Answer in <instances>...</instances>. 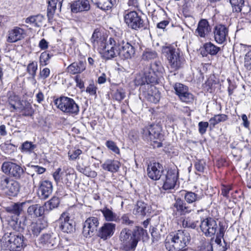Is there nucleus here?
<instances>
[{
  "label": "nucleus",
  "instance_id": "nucleus-1",
  "mask_svg": "<svg viewBox=\"0 0 251 251\" xmlns=\"http://www.w3.org/2000/svg\"><path fill=\"white\" fill-rule=\"evenodd\" d=\"M91 42L94 47H97L101 56L105 59H110L118 55L121 43L112 38L105 40L101 33L95 29L91 39Z\"/></svg>",
  "mask_w": 251,
  "mask_h": 251
},
{
  "label": "nucleus",
  "instance_id": "nucleus-2",
  "mask_svg": "<svg viewBox=\"0 0 251 251\" xmlns=\"http://www.w3.org/2000/svg\"><path fill=\"white\" fill-rule=\"evenodd\" d=\"M144 231L140 227L133 231L127 228H123L119 236L121 249L124 251H134L140 239V234H144Z\"/></svg>",
  "mask_w": 251,
  "mask_h": 251
},
{
  "label": "nucleus",
  "instance_id": "nucleus-3",
  "mask_svg": "<svg viewBox=\"0 0 251 251\" xmlns=\"http://www.w3.org/2000/svg\"><path fill=\"white\" fill-rule=\"evenodd\" d=\"M191 239L189 233L185 230H178L170 234L165 242V246L169 251H186V247Z\"/></svg>",
  "mask_w": 251,
  "mask_h": 251
},
{
  "label": "nucleus",
  "instance_id": "nucleus-4",
  "mask_svg": "<svg viewBox=\"0 0 251 251\" xmlns=\"http://www.w3.org/2000/svg\"><path fill=\"white\" fill-rule=\"evenodd\" d=\"M200 228L202 232L206 237H212L216 235L215 242L218 245L221 243V239L223 238L226 228L223 224L217 221L212 218H206L201 220Z\"/></svg>",
  "mask_w": 251,
  "mask_h": 251
},
{
  "label": "nucleus",
  "instance_id": "nucleus-5",
  "mask_svg": "<svg viewBox=\"0 0 251 251\" xmlns=\"http://www.w3.org/2000/svg\"><path fill=\"white\" fill-rule=\"evenodd\" d=\"M24 236L16 232L5 233L0 240V245L4 250L10 251H22Z\"/></svg>",
  "mask_w": 251,
  "mask_h": 251
},
{
  "label": "nucleus",
  "instance_id": "nucleus-6",
  "mask_svg": "<svg viewBox=\"0 0 251 251\" xmlns=\"http://www.w3.org/2000/svg\"><path fill=\"white\" fill-rule=\"evenodd\" d=\"M161 130V127L157 124L149 125L143 128L142 137L145 140L150 142L154 148H159L162 146Z\"/></svg>",
  "mask_w": 251,
  "mask_h": 251
},
{
  "label": "nucleus",
  "instance_id": "nucleus-7",
  "mask_svg": "<svg viewBox=\"0 0 251 251\" xmlns=\"http://www.w3.org/2000/svg\"><path fill=\"white\" fill-rule=\"evenodd\" d=\"M1 171L5 175L14 177L16 179L27 182L29 175L19 164L11 161H4L1 167Z\"/></svg>",
  "mask_w": 251,
  "mask_h": 251
},
{
  "label": "nucleus",
  "instance_id": "nucleus-8",
  "mask_svg": "<svg viewBox=\"0 0 251 251\" xmlns=\"http://www.w3.org/2000/svg\"><path fill=\"white\" fill-rule=\"evenodd\" d=\"M54 104L63 112L72 115H76L79 111L78 104L72 98L60 97L54 101Z\"/></svg>",
  "mask_w": 251,
  "mask_h": 251
},
{
  "label": "nucleus",
  "instance_id": "nucleus-9",
  "mask_svg": "<svg viewBox=\"0 0 251 251\" xmlns=\"http://www.w3.org/2000/svg\"><path fill=\"white\" fill-rule=\"evenodd\" d=\"M162 51L167 57L170 68L176 71L182 66L183 59L180 56L179 50L171 47H163Z\"/></svg>",
  "mask_w": 251,
  "mask_h": 251
},
{
  "label": "nucleus",
  "instance_id": "nucleus-10",
  "mask_svg": "<svg viewBox=\"0 0 251 251\" xmlns=\"http://www.w3.org/2000/svg\"><path fill=\"white\" fill-rule=\"evenodd\" d=\"M0 187L8 195L12 196L17 195L20 190L17 181L4 176L0 177Z\"/></svg>",
  "mask_w": 251,
  "mask_h": 251
},
{
  "label": "nucleus",
  "instance_id": "nucleus-11",
  "mask_svg": "<svg viewBox=\"0 0 251 251\" xmlns=\"http://www.w3.org/2000/svg\"><path fill=\"white\" fill-rule=\"evenodd\" d=\"M124 21L128 27L138 30L144 27V20L141 18L140 15L135 11L128 12L124 15Z\"/></svg>",
  "mask_w": 251,
  "mask_h": 251
},
{
  "label": "nucleus",
  "instance_id": "nucleus-12",
  "mask_svg": "<svg viewBox=\"0 0 251 251\" xmlns=\"http://www.w3.org/2000/svg\"><path fill=\"white\" fill-rule=\"evenodd\" d=\"M178 177V171L176 169H170L163 175L161 179L163 182V188L164 190L173 189L176 184Z\"/></svg>",
  "mask_w": 251,
  "mask_h": 251
},
{
  "label": "nucleus",
  "instance_id": "nucleus-13",
  "mask_svg": "<svg viewBox=\"0 0 251 251\" xmlns=\"http://www.w3.org/2000/svg\"><path fill=\"white\" fill-rule=\"evenodd\" d=\"M99 225L98 218L95 217L88 218L83 223L82 234L86 238L93 236Z\"/></svg>",
  "mask_w": 251,
  "mask_h": 251
},
{
  "label": "nucleus",
  "instance_id": "nucleus-14",
  "mask_svg": "<svg viewBox=\"0 0 251 251\" xmlns=\"http://www.w3.org/2000/svg\"><path fill=\"white\" fill-rule=\"evenodd\" d=\"M59 228L64 232L71 233L75 230V224L73 219L67 212H63L57 221Z\"/></svg>",
  "mask_w": 251,
  "mask_h": 251
},
{
  "label": "nucleus",
  "instance_id": "nucleus-15",
  "mask_svg": "<svg viewBox=\"0 0 251 251\" xmlns=\"http://www.w3.org/2000/svg\"><path fill=\"white\" fill-rule=\"evenodd\" d=\"M116 227V224L113 223H104L98 229L97 235L103 240H106L113 235Z\"/></svg>",
  "mask_w": 251,
  "mask_h": 251
},
{
  "label": "nucleus",
  "instance_id": "nucleus-16",
  "mask_svg": "<svg viewBox=\"0 0 251 251\" xmlns=\"http://www.w3.org/2000/svg\"><path fill=\"white\" fill-rule=\"evenodd\" d=\"M174 89L182 101L188 103L193 100V95L189 92L187 86L180 83H176L174 85Z\"/></svg>",
  "mask_w": 251,
  "mask_h": 251
},
{
  "label": "nucleus",
  "instance_id": "nucleus-17",
  "mask_svg": "<svg viewBox=\"0 0 251 251\" xmlns=\"http://www.w3.org/2000/svg\"><path fill=\"white\" fill-rule=\"evenodd\" d=\"M164 172L162 165L158 162H151L147 168V175L149 177L153 180L161 179Z\"/></svg>",
  "mask_w": 251,
  "mask_h": 251
},
{
  "label": "nucleus",
  "instance_id": "nucleus-18",
  "mask_svg": "<svg viewBox=\"0 0 251 251\" xmlns=\"http://www.w3.org/2000/svg\"><path fill=\"white\" fill-rule=\"evenodd\" d=\"M120 43L118 55L124 59H130L133 56L135 53L134 47L128 42L122 41Z\"/></svg>",
  "mask_w": 251,
  "mask_h": 251
},
{
  "label": "nucleus",
  "instance_id": "nucleus-19",
  "mask_svg": "<svg viewBox=\"0 0 251 251\" xmlns=\"http://www.w3.org/2000/svg\"><path fill=\"white\" fill-rule=\"evenodd\" d=\"M58 240V235L52 232L44 234L40 238V242L47 248H51L56 245Z\"/></svg>",
  "mask_w": 251,
  "mask_h": 251
},
{
  "label": "nucleus",
  "instance_id": "nucleus-20",
  "mask_svg": "<svg viewBox=\"0 0 251 251\" xmlns=\"http://www.w3.org/2000/svg\"><path fill=\"white\" fill-rule=\"evenodd\" d=\"M228 29L224 25H216L214 29V36L215 41L218 44H222L226 40L228 35Z\"/></svg>",
  "mask_w": 251,
  "mask_h": 251
},
{
  "label": "nucleus",
  "instance_id": "nucleus-21",
  "mask_svg": "<svg viewBox=\"0 0 251 251\" xmlns=\"http://www.w3.org/2000/svg\"><path fill=\"white\" fill-rule=\"evenodd\" d=\"M70 7L72 12L77 13L89 10L90 4L88 0H77L71 3Z\"/></svg>",
  "mask_w": 251,
  "mask_h": 251
},
{
  "label": "nucleus",
  "instance_id": "nucleus-22",
  "mask_svg": "<svg viewBox=\"0 0 251 251\" xmlns=\"http://www.w3.org/2000/svg\"><path fill=\"white\" fill-rule=\"evenodd\" d=\"M24 29L19 27H15L8 31L6 41L9 43H15L24 37Z\"/></svg>",
  "mask_w": 251,
  "mask_h": 251
},
{
  "label": "nucleus",
  "instance_id": "nucleus-23",
  "mask_svg": "<svg viewBox=\"0 0 251 251\" xmlns=\"http://www.w3.org/2000/svg\"><path fill=\"white\" fill-rule=\"evenodd\" d=\"M211 27L208 22L205 19H202L199 22L195 34L201 38H206L211 31Z\"/></svg>",
  "mask_w": 251,
  "mask_h": 251
},
{
  "label": "nucleus",
  "instance_id": "nucleus-24",
  "mask_svg": "<svg viewBox=\"0 0 251 251\" xmlns=\"http://www.w3.org/2000/svg\"><path fill=\"white\" fill-rule=\"evenodd\" d=\"M52 190V183L49 180L43 181L39 188V196L41 199H46L51 194Z\"/></svg>",
  "mask_w": 251,
  "mask_h": 251
},
{
  "label": "nucleus",
  "instance_id": "nucleus-25",
  "mask_svg": "<svg viewBox=\"0 0 251 251\" xmlns=\"http://www.w3.org/2000/svg\"><path fill=\"white\" fill-rule=\"evenodd\" d=\"M48 226L47 223L42 219H38L31 223L29 226V231L34 236H37L41 231Z\"/></svg>",
  "mask_w": 251,
  "mask_h": 251
},
{
  "label": "nucleus",
  "instance_id": "nucleus-26",
  "mask_svg": "<svg viewBox=\"0 0 251 251\" xmlns=\"http://www.w3.org/2000/svg\"><path fill=\"white\" fill-rule=\"evenodd\" d=\"M174 207L181 215L190 213L194 210V207H191L188 205L180 198L176 199L175 202L174 203Z\"/></svg>",
  "mask_w": 251,
  "mask_h": 251
},
{
  "label": "nucleus",
  "instance_id": "nucleus-27",
  "mask_svg": "<svg viewBox=\"0 0 251 251\" xmlns=\"http://www.w3.org/2000/svg\"><path fill=\"white\" fill-rule=\"evenodd\" d=\"M232 8V11L236 13L239 16L240 14L241 18L246 16L247 12L244 10V0H228Z\"/></svg>",
  "mask_w": 251,
  "mask_h": 251
},
{
  "label": "nucleus",
  "instance_id": "nucleus-28",
  "mask_svg": "<svg viewBox=\"0 0 251 251\" xmlns=\"http://www.w3.org/2000/svg\"><path fill=\"white\" fill-rule=\"evenodd\" d=\"M64 0H50L48 1L47 16L49 20L52 19L55 10L58 7L60 11Z\"/></svg>",
  "mask_w": 251,
  "mask_h": 251
},
{
  "label": "nucleus",
  "instance_id": "nucleus-29",
  "mask_svg": "<svg viewBox=\"0 0 251 251\" xmlns=\"http://www.w3.org/2000/svg\"><path fill=\"white\" fill-rule=\"evenodd\" d=\"M136 85H144L147 84L149 85L150 83H156L155 75L150 76L148 73H145L143 75H137L135 79Z\"/></svg>",
  "mask_w": 251,
  "mask_h": 251
},
{
  "label": "nucleus",
  "instance_id": "nucleus-30",
  "mask_svg": "<svg viewBox=\"0 0 251 251\" xmlns=\"http://www.w3.org/2000/svg\"><path fill=\"white\" fill-rule=\"evenodd\" d=\"M45 212V208L39 204H34L28 206L27 213L31 217H39L43 216Z\"/></svg>",
  "mask_w": 251,
  "mask_h": 251
},
{
  "label": "nucleus",
  "instance_id": "nucleus-31",
  "mask_svg": "<svg viewBox=\"0 0 251 251\" xmlns=\"http://www.w3.org/2000/svg\"><path fill=\"white\" fill-rule=\"evenodd\" d=\"M121 164L119 161L112 159H107L101 165L102 169L111 173L118 171Z\"/></svg>",
  "mask_w": 251,
  "mask_h": 251
},
{
  "label": "nucleus",
  "instance_id": "nucleus-32",
  "mask_svg": "<svg viewBox=\"0 0 251 251\" xmlns=\"http://www.w3.org/2000/svg\"><path fill=\"white\" fill-rule=\"evenodd\" d=\"M150 206L146 203L138 201L133 209V213L138 216H145L147 213H150Z\"/></svg>",
  "mask_w": 251,
  "mask_h": 251
},
{
  "label": "nucleus",
  "instance_id": "nucleus-33",
  "mask_svg": "<svg viewBox=\"0 0 251 251\" xmlns=\"http://www.w3.org/2000/svg\"><path fill=\"white\" fill-rule=\"evenodd\" d=\"M104 220L108 222H119L120 219L117 215L111 209L105 207L100 209Z\"/></svg>",
  "mask_w": 251,
  "mask_h": 251
},
{
  "label": "nucleus",
  "instance_id": "nucleus-34",
  "mask_svg": "<svg viewBox=\"0 0 251 251\" xmlns=\"http://www.w3.org/2000/svg\"><path fill=\"white\" fill-rule=\"evenodd\" d=\"M163 67L159 62H154L150 65L149 71L148 73L150 76L155 75L156 82H157L158 78L161 75Z\"/></svg>",
  "mask_w": 251,
  "mask_h": 251
},
{
  "label": "nucleus",
  "instance_id": "nucleus-35",
  "mask_svg": "<svg viewBox=\"0 0 251 251\" xmlns=\"http://www.w3.org/2000/svg\"><path fill=\"white\" fill-rule=\"evenodd\" d=\"M85 63L82 61L74 62L70 65L68 68V72L73 75L80 74L85 70Z\"/></svg>",
  "mask_w": 251,
  "mask_h": 251
},
{
  "label": "nucleus",
  "instance_id": "nucleus-36",
  "mask_svg": "<svg viewBox=\"0 0 251 251\" xmlns=\"http://www.w3.org/2000/svg\"><path fill=\"white\" fill-rule=\"evenodd\" d=\"M148 88L150 89L147 96L148 100L151 102L156 103L160 99V92L154 86L151 85H148Z\"/></svg>",
  "mask_w": 251,
  "mask_h": 251
},
{
  "label": "nucleus",
  "instance_id": "nucleus-37",
  "mask_svg": "<svg viewBox=\"0 0 251 251\" xmlns=\"http://www.w3.org/2000/svg\"><path fill=\"white\" fill-rule=\"evenodd\" d=\"M97 7L102 10H110L116 3V0H95L94 2Z\"/></svg>",
  "mask_w": 251,
  "mask_h": 251
},
{
  "label": "nucleus",
  "instance_id": "nucleus-38",
  "mask_svg": "<svg viewBox=\"0 0 251 251\" xmlns=\"http://www.w3.org/2000/svg\"><path fill=\"white\" fill-rule=\"evenodd\" d=\"M45 20L44 17L41 14L31 16L25 20L26 24H29L34 27H40Z\"/></svg>",
  "mask_w": 251,
  "mask_h": 251
},
{
  "label": "nucleus",
  "instance_id": "nucleus-39",
  "mask_svg": "<svg viewBox=\"0 0 251 251\" xmlns=\"http://www.w3.org/2000/svg\"><path fill=\"white\" fill-rule=\"evenodd\" d=\"M30 203V201H26L23 202L15 203L7 208V211L19 216L21 212L23 210V208L27 203Z\"/></svg>",
  "mask_w": 251,
  "mask_h": 251
},
{
  "label": "nucleus",
  "instance_id": "nucleus-40",
  "mask_svg": "<svg viewBox=\"0 0 251 251\" xmlns=\"http://www.w3.org/2000/svg\"><path fill=\"white\" fill-rule=\"evenodd\" d=\"M203 48L205 52L211 55H215L220 50V48L216 46L211 42L204 44Z\"/></svg>",
  "mask_w": 251,
  "mask_h": 251
},
{
  "label": "nucleus",
  "instance_id": "nucleus-41",
  "mask_svg": "<svg viewBox=\"0 0 251 251\" xmlns=\"http://www.w3.org/2000/svg\"><path fill=\"white\" fill-rule=\"evenodd\" d=\"M37 148V146L32 142L26 141L21 146V151L23 152L31 153Z\"/></svg>",
  "mask_w": 251,
  "mask_h": 251
},
{
  "label": "nucleus",
  "instance_id": "nucleus-42",
  "mask_svg": "<svg viewBox=\"0 0 251 251\" xmlns=\"http://www.w3.org/2000/svg\"><path fill=\"white\" fill-rule=\"evenodd\" d=\"M184 199L188 203H192L201 199V197L192 192H186Z\"/></svg>",
  "mask_w": 251,
  "mask_h": 251
},
{
  "label": "nucleus",
  "instance_id": "nucleus-43",
  "mask_svg": "<svg viewBox=\"0 0 251 251\" xmlns=\"http://www.w3.org/2000/svg\"><path fill=\"white\" fill-rule=\"evenodd\" d=\"M227 119V116L225 114H218L215 115L209 120L210 125L214 126L222 122H225Z\"/></svg>",
  "mask_w": 251,
  "mask_h": 251
},
{
  "label": "nucleus",
  "instance_id": "nucleus-44",
  "mask_svg": "<svg viewBox=\"0 0 251 251\" xmlns=\"http://www.w3.org/2000/svg\"><path fill=\"white\" fill-rule=\"evenodd\" d=\"M198 251H213V247L211 243L206 241L205 238H203L200 242V245L198 247Z\"/></svg>",
  "mask_w": 251,
  "mask_h": 251
},
{
  "label": "nucleus",
  "instance_id": "nucleus-45",
  "mask_svg": "<svg viewBox=\"0 0 251 251\" xmlns=\"http://www.w3.org/2000/svg\"><path fill=\"white\" fill-rule=\"evenodd\" d=\"M60 203V200L58 197H53L50 201L45 203V207L50 210L57 208Z\"/></svg>",
  "mask_w": 251,
  "mask_h": 251
},
{
  "label": "nucleus",
  "instance_id": "nucleus-46",
  "mask_svg": "<svg viewBox=\"0 0 251 251\" xmlns=\"http://www.w3.org/2000/svg\"><path fill=\"white\" fill-rule=\"evenodd\" d=\"M249 51L244 57V67L247 71L251 73V46H248Z\"/></svg>",
  "mask_w": 251,
  "mask_h": 251
},
{
  "label": "nucleus",
  "instance_id": "nucleus-47",
  "mask_svg": "<svg viewBox=\"0 0 251 251\" xmlns=\"http://www.w3.org/2000/svg\"><path fill=\"white\" fill-rule=\"evenodd\" d=\"M125 96V92L122 88L117 89L113 94V98L118 101L123 100Z\"/></svg>",
  "mask_w": 251,
  "mask_h": 251
},
{
  "label": "nucleus",
  "instance_id": "nucleus-48",
  "mask_svg": "<svg viewBox=\"0 0 251 251\" xmlns=\"http://www.w3.org/2000/svg\"><path fill=\"white\" fill-rule=\"evenodd\" d=\"M37 70V63L36 62L33 61L27 66V71L33 77L35 76Z\"/></svg>",
  "mask_w": 251,
  "mask_h": 251
},
{
  "label": "nucleus",
  "instance_id": "nucleus-49",
  "mask_svg": "<svg viewBox=\"0 0 251 251\" xmlns=\"http://www.w3.org/2000/svg\"><path fill=\"white\" fill-rule=\"evenodd\" d=\"M198 223V221H194L190 219L187 218L183 221L182 226L184 227L195 229L197 226Z\"/></svg>",
  "mask_w": 251,
  "mask_h": 251
},
{
  "label": "nucleus",
  "instance_id": "nucleus-50",
  "mask_svg": "<svg viewBox=\"0 0 251 251\" xmlns=\"http://www.w3.org/2000/svg\"><path fill=\"white\" fill-rule=\"evenodd\" d=\"M74 172V170L71 169L68 173H66L65 176L66 177L64 179L63 178L62 182L65 183L68 186L71 184L72 183L71 181L73 180L74 176H75Z\"/></svg>",
  "mask_w": 251,
  "mask_h": 251
},
{
  "label": "nucleus",
  "instance_id": "nucleus-51",
  "mask_svg": "<svg viewBox=\"0 0 251 251\" xmlns=\"http://www.w3.org/2000/svg\"><path fill=\"white\" fill-rule=\"evenodd\" d=\"M157 53L154 50H148L145 51L143 54V59L145 60H151L157 57Z\"/></svg>",
  "mask_w": 251,
  "mask_h": 251
},
{
  "label": "nucleus",
  "instance_id": "nucleus-52",
  "mask_svg": "<svg viewBox=\"0 0 251 251\" xmlns=\"http://www.w3.org/2000/svg\"><path fill=\"white\" fill-rule=\"evenodd\" d=\"M105 145L108 149L112 151L114 153L118 154L120 153V150L119 148L113 141L111 140L107 141L105 143Z\"/></svg>",
  "mask_w": 251,
  "mask_h": 251
},
{
  "label": "nucleus",
  "instance_id": "nucleus-53",
  "mask_svg": "<svg viewBox=\"0 0 251 251\" xmlns=\"http://www.w3.org/2000/svg\"><path fill=\"white\" fill-rule=\"evenodd\" d=\"M63 173L61 172V168H59L56 170L53 173L52 176L53 177L56 182V184H58L63 180L62 176Z\"/></svg>",
  "mask_w": 251,
  "mask_h": 251
},
{
  "label": "nucleus",
  "instance_id": "nucleus-54",
  "mask_svg": "<svg viewBox=\"0 0 251 251\" xmlns=\"http://www.w3.org/2000/svg\"><path fill=\"white\" fill-rule=\"evenodd\" d=\"M205 161L203 160H199L195 162V168L197 171L203 173L205 168Z\"/></svg>",
  "mask_w": 251,
  "mask_h": 251
},
{
  "label": "nucleus",
  "instance_id": "nucleus-55",
  "mask_svg": "<svg viewBox=\"0 0 251 251\" xmlns=\"http://www.w3.org/2000/svg\"><path fill=\"white\" fill-rule=\"evenodd\" d=\"M82 153L81 150L77 149L74 151H70L68 152V156L70 159L75 160L76 159L78 156Z\"/></svg>",
  "mask_w": 251,
  "mask_h": 251
},
{
  "label": "nucleus",
  "instance_id": "nucleus-56",
  "mask_svg": "<svg viewBox=\"0 0 251 251\" xmlns=\"http://www.w3.org/2000/svg\"><path fill=\"white\" fill-rule=\"evenodd\" d=\"M209 124L206 122H200L198 124L199 131L200 133L203 134L205 133Z\"/></svg>",
  "mask_w": 251,
  "mask_h": 251
},
{
  "label": "nucleus",
  "instance_id": "nucleus-57",
  "mask_svg": "<svg viewBox=\"0 0 251 251\" xmlns=\"http://www.w3.org/2000/svg\"><path fill=\"white\" fill-rule=\"evenodd\" d=\"M50 59L49 58V53L45 51L41 54L40 57V63L43 65H46L47 64V62Z\"/></svg>",
  "mask_w": 251,
  "mask_h": 251
},
{
  "label": "nucleus",
  "instance_id": "nucleus-58",
  "mask_svg": "<svg viewBox=\"0 0 251 251\" xmlns=\"http://www.w3.org/2000/svg\"><path fill=\"white\" fill-rule=\"evenodd\" d=\"M76 168L78 171L80 173L83 174L84 175L86 176H88V174L90 171V169L88 167L85 166H82L80 164H78Z\"/></svg>",
  "mask_w": 251,
  "mask_h": 251
},
{
  "label": "nucleus",
  "instance_id": "nucleus-59",
  "mask_svg": "<svg viewBox=\"0 0 251 251\" xmlns=\"http://www.w3.org/2000/svg\"><path fill=\"white\" fill-rule=\"evenodd\" d=\"M86 91L90 95L95 96L96 95L97 87L93 84H90L87 87Z\"/></svg>",
  "mask_w": 251,
  "mask_h": 251
},
{
  "label": "nucleus",
  "instance_id": "nucleus-60",
  "mask_svg": "<svg viewBox=\"0 0 251 251\" xmlns=\"http://www.w3.org/2000/svg\"><path fill=\"white\" fill-rule=\"evenodd\" d=\"M50 74V70L48 68H45L42 70L40 71V76L41 78L43 79H46Z\"/></svg>",
  "mask_w": 251,
  "mask_h": 251
},
{
  "label": "nucleus",
  "instance_id": "nucleus-61",
  "mask_svg": "<svg viewBox=\"0 0 251 251\" xmlns=\"http://www.w3.org/2000/svg\"><path fill=\"white\" fill-rule=\"evenodd\" d=\"M121 220L122 221V224L126 225H132L133 224V221L130 220L128 216L126 214L122 216Z\"/></svg>",
  "mask_w": 251,
  "mask_h": 251
},
{
  "label": "nucleus",
  "instance_id": "nucleus-62",
  "mask_svg": "<svg viewBox=\"0 0 251 251\" xmlns=\"http://www.w3.org/2000/svg\"><path fill=\"white\" fill-rule=\"evenodd\" d=\"M38 46L41 50H46L48 48L49 43L45 39H42L39 42Z\"/></svg>",
  "mask_w": 251,
  "mask_h": 251
},
{
  "label": "nucleus",
  "instance_id": "nucleus-63",
  "mask_svg": "<svg viewBox=\"0 0 251 251\" xmlns=\"http://www.w3.org/2000/svg\"><path fill=\"white\" fill-rule=\"evenodd\" d=\"M32 168L38 174H42L46 171L45 168L39 166H32Z\"/></svg>",
  "mask_w": 251,
  "mask_h": 251
},
{
  "label": "nucleus",
  "instance_id": "nucleus-64",
  "mask_svg": "<svg viewBox=\"0 0 251 251\" xmlns=\"http://www.w3.org/2000/svg\"><path fill=\"white\" fill-rule=\"evenodd\" d=\"M75 81L76 83V86L80 88L84 87L83 81L80 78V77L76 75L75 76Z\"/></svg>",
  "mask_w": 251,
  "mask_h": 251
}]
</instances>
